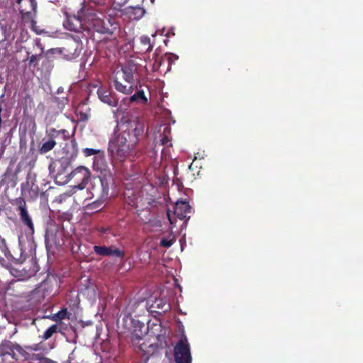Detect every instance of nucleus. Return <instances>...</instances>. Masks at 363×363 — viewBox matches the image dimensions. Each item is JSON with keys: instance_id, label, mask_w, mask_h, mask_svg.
I'll return each mask as SVG.
<instances>
[{"instance_id": "obj_1", "label": "nucleus", "mask_w": 363, "mask_h": 363, "mask_svg": "<svg viewBox=\"0 0 363 363\" xmlns=\"http://www.w3.org/2000/svg\"><path fill=\"white\" fill-rule=\"evenodd\" d=\"M145 131V123L138 118L122 121L109 143L108 151L112 157L122 160L130 153Z\"/></svg>"}, {"instance_id": "obj_23", "label": "nucleus", "mask_w": 363, "mask_h": 363, "mask_svg": "<svg viewBox=\"0 0 363 363\" xmlns=\"http://www.w3.org/2000/svg\"><path fill=\"white\" fill-rule=\"evenodd\" d=\"M140 42L144 45H148L147 50H151L152 49V45H150V39L149 37H147V36H142L140 38Z\"/></svg>"}, {"instance_id": "obj_5", "label": "nucleus", "mask_w": 363, "mask_h": 363, "mask_svg": "<svg viewBox=\"0 0 363 363\" xmlns=\"http://www.w3.org/2000/svg\"><path fill=\"white\" fill-rule=\"evenodd\" d=\"M26 352L18 345L10 341H4L0 345V362L4 363L11 359L26 358Z\"/></svg>"}, {"instance_id": "obj_6", "label": "nucleus", "mask_w": 363, "mask_h": 363, "mask_svg": "<svg viewBox=\"0 0 363 363\" xmlns=\"http://www.w3.org/2000/svg\"><path fill=\"white\" fill-rule=\"evenodd\" d=\"M78 16L82 18L84 26L87 24L95 28L99 31L101 30V28L104 26L105 23L101 17L102 14L96 13L92 9H85L84 7L78 11Z\"/></svg>"}, {"instance_id": "obj_4", "label": "nucleus", "mask_w": 363, "mask_h": 363, "mask_svg": "<svg viewBox=\"0 0 363 363\" xmlns=\"http://www.w3.org/2000/svg\"><path fill=\"white\" fill-rule=\"evenodd\" d=\"M94 169L99 172L101 186V198L104 199L107 197L109 189V184L111 182V174L106 162L104 155H99L94 157Z\"/></svg>"}, {"instance_id": "obj_24", "label": "nucleus", "mask_w": 363, "mask_h": 363, "mask_svg": "<svg viewBox=\"0 0 363 363\" xmlns=\"http://www.w3.org/2000/svg\"><path fill=\"white\" fill-rule=\"evenodd\" d=\"M167 58L169 61V63L171 64L174 60L178 59V57L174 54L169 53L167 55Z\"/></svg>"}, {"instance_id": "obj_20", "label": "nucleus", "mask_w": 363, "mask_h": 363, "mask_svg": "<svg viewBox=\"0 0 363 363\" xmlns=\"http://www.w3.org/2000/svg\"><path fill=\"white\" fill-rule=\"evenodd\" d=\"M57 330V325H51L46 331L44 333L43 335V339L46 340L49 339L55 333Z\"/></svg>"}, {"instance_id": "obj_32", "label": "nucleus", "mask_w": 363, "mask_h": 363, "mask_svg": "<svg viewBox=\"0 0 363 363\" xmlns=\"http://www.w3.org/2000/svg\"><path fill=\"white\" fill-rule=\"evenodd\" d=\"M104 0H92V1L95 4H100L101 1H103Z\"/></svg>"}, {"instance_id": "obj_35", "label": "nucleus", "mask_w": 363, "mask_h": 363, "mask_svg": "<svg viewBox=\"0 0 363 363\" xmlns=\"http://www.w3.org/2000/svg\"><path fill=\"white\" fill-rule=\"evenodd\" d=\"M191 166H192V164H191L189 165V169H191Z\"/></svg>"}, {"instance_id": "obj_18", "label": "nucleus", "mask_w": 363, "mask_h": 363, "mask_svg": "<svg viewBox=\"0 0 363 363\" xmlns=\"http://www.w3.org/2000/svg\"><path fill=\"white\" fill-rule=\"evenodd\" d=\"M55 145H56V142L53 139H50L49 140L45 142L42 145V146L40 149V152L41 154H45V153L48 152L49 151H50L51 150H52L54 148Z\"/></svg>"}, {"instance_id": "obj_19", "label": "nucleus", "mask_w": 363, "mask_h": 363, "mask_svg": "<svg viewBox=\"0 0 363 363\" xmlns=\"http://www.w3.org/2000/svg\"><path fill=\"white\" fill-rule=\"evenodd\" d=\"M176 238L172 234H170L167 238H162L160 241V245L164 247H169L175 242Z\"/></svg>"}, {"instance_id": "obj_17", "label": "nucleus", "mask_w": 363, "mask_h": 363, "mask_svg": "<svg viewBox=\"0 0 363 363\" xmlns=\"http://www.w3.org/2000/svg\"><path fill=\"white\" fill-rule=\"evenodd\" d=\"M130 101H136L138 103L145 104L147 101V99L145 96L143 91H138L130 98Z\"/></svg>"}, {"instance_id": "obj_34", "label": "nucleus", "mask_w": 363, "mask_h": 363, "mask_svg": "<svg viewBox=\"0 0 363 363\" xmlns=\"http://www.w3.org/2000/svg\"><path fill=\"white\" fill-rule=\"evenodd\" d=\"M21 0H17V2H18V4H20V3H21Z\"/></svg>"}, {"instance_id": "obj_26", "label": "nucleus", "mask_w": 363, "mask_h": 363, "mask_svg": "<svg viewBox=\"0 0 363 363\" xmlns=\"http://www.w3.org/2000/svg\"><path fill=\"white\" fill-rule=\"evenodd\" d=\"M169 141V138L166 135L162 138L161 140L162 145H167V143Z\"/></svg>"}, {"instance_id": "obj_16", "label": "nucleus", "mask_w": 363, "mask_h": 363, "mask_svg": "<svg viewBox=\"0 0 363 363\" xmlns=\"http://www.w3.org/2000/svg\"><path fill=\"white\" fill-rule=\"evenodd\" d=\"M152 201V199H145L138 196L135 198V200L133 201V206H135V208H147L148 206L150 205L151 201Z\"/></svg>"}, {"instance_id": "obj_3", "label": "nucleus", "mask_w": 363, "mask_h": 363, "mask_svg": "<svg viewBox=\"0 0 363 363\" xmlns=\"http://www.w3.org/2000/svg\"><path fill=\"white\" fill-rule=\"evenodd\" d=\"M135 71V67L133 64H128L116 71L114 87L118 91L124 94H130L133 91V73Z\"/></svg>"}, {"instance_id": "obj_10", "label": "nucleus", "mask_w": 363, "mask_h": 363, "mask_svg": "<svg viewBox=\"0 0 363 363\" xmlns=\"http://www.w3.org/2000/svg\"><path fill=\"white\" fill-rule=\"evenodd\" d=\"M140 304L147 307L150 313L165 312L169 309V304L162 298H156L154 301L150 300L145 304L143 301Z\"/></svg>"}, {"instance_id": "obj_12", "label": "nucleus", "mask_w": 363, "mask_h": 363, "mask_svg": "<svg viewBox=\"0 0 363 363\" xmlns=\"http://www.w3.org/2000/svg\"><path fill=\"white\" fill-rule=\"evenodd\" d=\"M94 249L96 254L102 256L119 257L123 255V252L114 247L94 246Z\"/></svg>"}, {"instance_id": "obj_29", "label": "nucleus", "mask_w": 363, "mask_h": 363, "mask_svg": "<svg viewBox=\"0 0 363 363\" xmlns=\"http://www.w3.org/2000/svg\"><path fill=\"white\" fill-rule=\"evenodd\" d=\"M78 55H79V52H77V51L75 50L74 53L72 56L68 57L67 59L68 60H72V59L75 58Z\"/></svg>"}, {"instance_id": "obj_2", "label": "nucleus", "mask_w": 363, "mask_h": 363, "mask_svg": "<svg viewBox=\"0 0 363 363\" xmlns=\"http://www.w3.org/2000/svg\"><path fill=\"white\" fill-rule=\"evenodd\" d=\"M140 328V333L136 329L133 333L131 337L133 345L145 355H152L162 345L166 333L165 330L158 319L149 320L147 328H145L143 324Z\"/></svg>"}, {"instance_id": "obj_8", "label": "nucleus", "mask_w": 363, "mask_h": 363, "mask_svg": "<svg viewBox=\"0 0 363 363\" xmlns=\"http://www.w3.org/2000/svg\"><path fill=\"white\" fill-rule=\"evenodd\" d=\"M90 172L88 168L80 166L73 170L70 174V179H73L75 181L76 184L74 186V189H84L86 184L89 179Z\"/></svg>"}, {"instance_id": "obj_28", "label": "nucleus", "mask_w": 363, "mask_h": 363, "mask_svg": "<svg viewBox=\"0 0 363 363\" xmlns=\"http://www.w3.org/2000/svg\"><path fill=\"white\" fill-rule=\"evenodd\" d=\"M167 216H168V219H169V223H170L172 225V224H174V220H173V219H172V216H171V214H170V213H169V211H167Z\"/></svg>"}, {"instance_id": "obj_30", "label": "nucleus", "mask_w": 363, "mask_h": 363, "mask_svg": "<svg viewBox=\"0 0 363 363\" xmlns=\"http://www.w3.org/2000/svg\"><path fill=\"white\" fill-rule=\"evenodd\" d=\"M29 1L30 2V5H31L33 9L34 10L36 7V3L35 2L34 0H29Z\"/></svg>"}, {"instance_id": "obj_31", "label": "nucleus", "mask_w": 363, "mask_h": 363, "mask_svg": "<svg viewBox=\"0 0 363 363\" xmlns=\"http://www.w3.org/2000/svg\"><path fill=\"white\" fill-rule=\"evenodd\" d=\"M35 59H36V57L35 55H32L30 57V62H34L35 60Z\"/></svg>"}, {"instance_id": "obj_27", "label": "nucleus", "mask_w": 363, "mask_h": 363, "mask_svg": "<svg viewBox=\"0 0 363 363\" xmlns=\"http://www.w3.org/2000/svg\"><path fill=\"white\" fill-rule=\"evenodd\" d=\"M42 363H57V362L50 359L44 358L42 359Z\"/></svg>"}, {"instance_id": "obj_9", "label": "nucleus", "mask_w": 363, "mask_h": 363, "mask_svg": "<svg viewBox=\"0 0 363 363\" xmlns=\"http://www.w3.org/2000/svg\"><path fill=\"white\" fill-rule=\"evenodd\" d=\"M18 210L21 220L27 227L26 234L28 237L31 238L32 235L34 234L35 228L32 218L30 217L28 211L26 208L25 202H23L20 204Z\"/></svg>"}, {"instance_id": "obj_33", "label": "nucleus", "mask_w": 363, "mask_h": 363, "mask_svg": "<svg viewBox=\"0 0 363 363\" xmlns=\"http://www.w3.org/2000/svg\"><path fill=\"white\" fill-rule=\"evenodd\" d=\"M156 35H157V32H155V33H153L152 35V37H155V36H156Z\"/></svg>"}, {"instance_id": "obj_11", "label": "nucleus", "mask_w": 363, "mask_h": 363, "mask_svg": "<svg viewBox=\"0 0 363 363\" xmlns=\"http://www.w3.org/2000/svg\"><path fill=\"white\" fill-rule=\"evenodd\" d=\"M191 212V207L186 201H177L174 206V213L179 219L185 218Z\"/></svg>"}, {"instance_id": "obj_25", "label": "nucleus", "mask_w": 363, "mask_h": 363, "mask_svg": "<svg viewBox=\"0 0 363 363\" xmlns=\"http://www.w3.org/2000/svg\"><path fill=\"white\" fill-rule=\"evenodd\" d=\"M128 0H115V4L119 6L124 5Z\"/></svg>"}, {"instance_id": "obj_15", "label": "nucleus", "mask_w": 363, "mask_h": 363, "mask_svg": "<svg viewBox=\"0 0 363 363\" xmlns=\"http://www.w3.org/2000/svg\"><path fill=\"white\" fill-rule=\"evenodd\" d=\"M126 13L133 20H139L145 14V10L140 6H130L126 9Z\"/></svg>"}, {"instance_id": "obj_7", "label": "nucleus", "mask_w": 363, "mask_h": 363, "mask_svg": "<svg viewBox=\"0 0 363 363\" xmlns=\"http://www.w3.org/2000/svg\"><path fill=\"white\" fill-rule=\"evenodd\" d=\"M174 359L177 363H191L190 345L186 336L182 337L176 345Z\"/></svg>"}, {"instance_id": "obj_13", "label": "nucleus", "mask_w": 363, "mask_h": 363, "mask_svg": "<svg viewBox=\"0 0 363 363\" xmlns=\"http://www.w3.org/2000/svg\"><path fill=\"white\" fill-rule=\"evenodd\" d=\"M97 94L101 101L111 106H115L116 105V100L112 96H111L110 92L108 89L100 87L97 90Z\"/></svg>"}, {"instance_id": "obj_14", "label": "nucleus", "mask_w": 363, "mask_h": 363, "mask_svg": "<svg viewBox=\"0 0 363 363\" xmlns=\"http://www.w3.org/2000/svg\"><path fill=\"white\" fill-rule=\"evenodd\" d=\"M65 26L70 30L78 32L81 30L82 26H84V24L82 18H79L77 15L72 18L68 19L65 23Z\"/></svg>"}, {"instance_id": "obj_21", "label": "nucleus", "mask_w": 363, "mask_h": 363, "mask_svg": "<svg viewBox=\"0 0 363 363\" xmlns=\"http://www.w3.org/2000/svg\"><path fill=\"white\" fill-rule=\"evenodd\" d=\"M83 153L86 157H89L91 155H99L100 154V150L94 148H85L83 150Z\"/></svg>"}, {"instance_id": "obj_22", "label": "nucleus", "mask_w": 363, "mask_h": 363, "mask_svg": "<svg viewBox=\"0 0 363 363\" xmlns=\"http://www.w3.org/2000/svg\"><path fill=\"white\" fill-rule=\"evenodd\" d=\"M67 310H62L57 313L55 314V315L52 317V320H62L67 318Z\"/></svg>"}]
</instances>
